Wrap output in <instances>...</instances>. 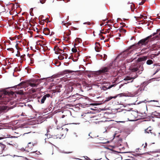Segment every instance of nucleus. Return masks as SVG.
<instances>
[{"label": "nucleus", "instance_id": "obj_1", "mask_svg": "<svg viewBox=\"0 0 160 160\" xmlns=\"http://www.w3.org/2000/svg\"><path fill=\"white\" fill-rule=\"evenodd\" d=\"M148 57L147 56H143L138 58L137 60V63H133L130 67V70L134 72L138 71V72L142 71L144 70L143 64L145 61L147 59Z\"/></svg>", "mask_w": 160, "mask_h": 160}, {"label": "nucleus", "instance_id": "obj_2", "mask_svg": "<svg viewBox=\"0 0 160 160\" xmlns=\"http://www.w3.org/2000/svg\"><path fill=\"white\" fill-rule=\"evenodd\" d=\"M140 47V44H138V42L135 44L131 46L128 48V49L125 50L121 54L123 58L126 57L128 55L131 54L132 52V50H130L131 49H133V50L138 49Z\"/></svg>", "mask_w": 160, "mask_h": 160}, {"label": "nucleus", "instance_id": "obj_3", "mask_svg": "<svg viewBox=\"0 0 160 160\" xmlns=\"http://www.w3.org/2000/svg\"><path fill=\"white\" fill-rule=\"evenodd\" d=\"M124 116L127 118L130 121H135L138 117V113L135 111H132L131 112H125Z\"/></svg>", "mask_w": 160, "mask_h": 160}, {"label": "nucleus", "instance_id": "obj_4", "mask_svg": "<svg viewBox=\"0 0 160 160\" xmlns=\"http://www.w3.org/2000/svg\"><path fill=\"white\" fill-rule=\"evenodd\" d=\"M110 69L111 67L110 66L102 67L99 70L96 71L95 73L98 75L101 74H107V73L109 72Z\"/></svg>", "mask_w": 160, "mask_h": 160}, {"label": "nucleus", "instance_id": "obj_5", "mask_svg": "<svg viewBox=\"0 0 160 160\" xmlns=\"http://www.w3.org/2000/svg\"><path fill=\"white\" fill-rule=\"evenodd\" d=\"M152 41L149 37H147L145 38L140 40L138 41V44H140V47L146 46L149 43Z\"/></svg>", "mask_w": 160, "mask_h": 160}, {"label": "nucleus", "instance_id": "obj_6", "mask_svg": "<svg viewBox=\"0 0 160 160\" xmlns=\"http://www.w3.org/2000/svg\"><path fill=\"white\" fill-rule=\"evenodd\" d=\"M5 95L4 94L0 93V104H6L9 101V99L8 98L4 97Z\"/></svg>", "mask_w": 160, "mask_h": 160}, {"label": "nucleus", "instance_id": "obj_7", "mask_svg": "<svg viewBox=\"0 0 160 160\" xmlns=\"http://www.w3.org/2000/svg\"><path fill=\"white\" fill-rule=\"evenodd\" d=\"M80 72V71L79 70H77V71H72L69 70H66L62 71L61 72L62 74L64 75L67 73H73V75H75L76 74H77V73H79Z\"/></svg>", "mask_w": 160, "mask_h": 160}, {"label": "nucleus", "instance_id": "obj_8", "mask_svg": "<svg viewBox=\"0 0 160 160\" xmlns=\"http://www.w3.org/2000/svg\"><path fill=\"white\" fill-rule=\"evenodd\" d=\"M122 96H123V94L122 93L119 94H118L114 97L110 96L107 98H106L105 101L108 102L112 98H116L118 96H119L120 97H122Z\"/></svg>", "mask_w": 160, "mask_h": 160}, {"label": "nucleus", "instance_id": "obj_9", "mask_svg": "<svg viewBox=\"0 0 160 160\" xmlns=\"http://www.w3.org/2000/svg\"><path fill=\"white\" fill-rule=\"evenodd\" d=\"M115 86V84H112L109 86H108V85H103L101 88V89L102 90H103L105 91L108 89H110V88L114 86Z\"/></svg>", "mask_w": 160, "mask_h": 160}, {"label": "nucleus", "instance_id": "obj_10", "mask_svg": "<svg viewBox=\"0 0 160 160\" xmlns=\"http://www.w3.org/2000/svg\"><path fill=\"white\" fill-rule=\"evenodd\" d=\"M160 30H157V32H154L152 34L150 35L149 36H148V37H150V39L152 41H153L154 40H155V39L157 37H158V36H156L155 37H153L152 38V37L154 36L155 35L157 34L158 32H159V31Z\"/></svg>", "mask_w": 160, "mask_h": 160}, {"label": "nucleus", "instance_id": "obj_11", "mask_svg": "<svg viewBox=\"0 0 160 160\" xmlns=\"http://www.w3.org/2000/svg\"><path fill=\"white\" fill-rule=\"evenodd\" d=\"M96 44L97 45L95 48V50L96 52H99L101 49V48L100 47V44L99 42H97Z\"/></svg>", "mask_w": 160, "mask_h": 160}, {"label": "nucleus", "instance_id": "obj_12", "mask_svg": "<svg viewBox=\"0 0 160 160\" xmlns=\"http://www.w3.org/2000/svg\"><path fill=\"white\" fill-rule=\"evenodd\" d=\"M43 32L46 35H48L50 34V31L49 29L48 28H44L43 30Z\"/></svg>", "mask_w": 160, "mask_h": 160}, {"label": "nucleus", "instance_id": "obj_13", "mask_svg": "<svg viewBox=\"0 0 160 160\" xmlns=\"http://www.w3.org/2000/svg\"><path fill=\"white\" fill-rule=\"evenodd\" d=\"M136 78V77H131L129 76H127L126 77L124 80H132L130 82H133V80Z\"/></svg>", "mask_w": 160, "mask_h": 160}, {"label": "nucleus", "instance_id": "obj_14", "mask_svg": "<svg viewBox=\"0 0 160 160\" xmlns=\"http://www.w3.org/2000/svg\"><path fill=\"white\" fill-rule=\"evenodd\" d=\"M73 87H76L80 90H82V87L80 83H76L73 85Z\"/></svg>", "mask_w": 160, "mask_h": 160}, {"label": "nucleus", "instance_id": "obj_15", "mask_svg": "<svg viewBox=\"0 0 160 160\" xmlns=\"http://www.w3.org/2000/svg\"><path fill=\"white\" fill-rule=\"evenodd\" d=\"M119 30L120 33H122V34H123L125 33L126 32V31L125 29L122 28L120 27L118 30Z\"/></svg>", "mask_w": 160, "mask_h": 160}, {"label": "nucleus", "instance_id": "obj_16", "mask_svg": "<svg viewBox=\"0 0 160 160\" xmlns=\"http://www.w3.org/2000/svg\"><path fill=\"white\" fill-rule=\"evenodd\" d=\"M153 63V61L151 59L148 60L146 61V64L148 65H151Z\"/></svg>", "mask_w": 160, "mask_h": 160}, {"label": "nucleus", "instance_id": "obj_17", "mask_svg": "<svg viewBox=\"0 0 160 160\" xmlns=\"http://www.w3.org/2000/svg\"><path fill=\"white\" fill-rule=\"evenodd\" d=\"M16 93L20 95H23L24 94V92L23 90H20L18 91H16Z\"/></svg>", "mask_w": 160, "mask_h": 160}, {"label": "nucleus", "instance_id": "obj_18", "mask_svg": "<svg viewBox=\"0 0 160 160\" xmlns=\"http://www.w3.org/2000/svg\"><path fill=\"white\" fill-rule=\"evenodd\" d=\"M37 44L40 45L41 46H42L43 45H45V43H43V41H38L37 42Z\"/></svg>", "mask_w": 160, "mask_h": 160}, {"label": "nucleus", "instance_id": "obj_19", "mask_svg": "<svg viewBox=\"0 0 160 160\" xmlns=\"http://www.w3.org/2000/svg\"><path fill=\"white\" fill-rule=\"evenodd\" d=\"M29 85L30 86L32 87H36L38 85V84H37L35 83H29Z\"/></svg>", "mask_w": 160, "mask_h": 160}, {"label": "nucleus", "instance_id": "obj_20", "mask_svg": "<svg viewBox=\"0 0 160 160\" xmlns=\"http://www.w3.org/2000/svg\"><path fill=\"white\" fill-rule=\"evenodd\" d=\"M152 130L151 129H149V128H147V129L145 130V132L148 133H151Z\"/></svg>", "mask_w": 160, "mask_h": 160}, {"label": "nucleus", "instance_id": "obj_21", "mask_svg": "<svg viewBox=\"0 0 160 160\" xmlns=\"http://www.w3.org/2000/svg\"><path fill=\"white\" fill-rule=\"evenodd\" d=\"M61 85H59L58 86H57L56 87V91L57 92H60L61 91L60 89V88L61 87Z\"/></svg>", "mask_w": 160, "mask_h": 160}, {"label": "nucleus", "instance_id": "obj_22", "mask_svg": "<svg viewBox=\"0 0 160 160\" xmlns=\"http://www.w3.org/2000/svg\"><path fill=\"white\" fill-rule=\"evenodd\" d=\"M46 99V97L44 96L41 99V103H43Z\"/></svg>", "mask_w": 160, "mask_h": 160}, {"label": "nucleus", "instance_id": "obj_23", "mask_svg": "<svg viewBox=\"0 0 160 160\" xmlns=\"http://www.w3.org/2000/svg\"><path fill=\"white\" fill-rule=\"evenodd\" d=\"M56 51H57L55 52V53L56 54H58V51H62V50L61 49L59 48V47H58L56 49Z\"/></svg>", "mask_w": 160, "mask_h": 160}, {"label": "nucleus", "instance_id": "obj_24", "mask_svg": "<svg viewBox=\"0 0 160 160\" xmlns=\"http://www.w3.org/2000/svg\"><path fill=\"white\" fill-rule=\"evenodd\" d=\"M58 58L60 60H62L64 59V57L62 55H60L58 56Z\"/></svg>", "mask_w": 160, "mask_h": 160}, {"label": "nucleus", "instance_id": "obj_25", "mask_svg": "<svg viewBox=\"0 0 160 160\" xmlns=\"http://www.w3.org/2000/svg\"><path fill=\"white\" fill-rule=\"evenodd\" d=\"M6 109V107L4 106H0V111L4 110Z\"/></svg>", "mask_w": 160, "mask_h": 160}, {"label": "nucleus", "instance_id": "obj_26", "mask_svg": "<svg viewBox=\"0 0 160 160\" xmlns=\"http://www.w3.org/2000/svg\"><path fill=\"white\" fill-rule=\"evenodd\" d=\"M142 2H141L139 3V5H142L144 4V2L145 1V0H141Z\"/></svg>", "mask_w": 160, "mask_h": 160}, {"label": "nucleus", "instance_id": "obj_27", "mask_svg": "<svg viewBox=\"0 0 160 160\" xmlns=\"http://www.w3.org/2000/svg\"><path fill=\"white\" fill-rule=\"evenodd\" d=\"M7 50L11 51L12 53H13L14 52V50L12 48H8L7 49Z\"/></svg>", "mask_w": 160, "mask_h": 160}, {"label": "nucleus", "instance_id": "obj_28", "mask_svg": "<svg viewBox=\"0 0 160 160\" xmlns=\"http://www.w3.org/2000/svg\"><path fill=\"white\" fill-rule=\"evenodd\" d=\"M24 82H21L19 84H18L17 86H18V88H19V87L20 86H21L24 83Z\"/></svg>", "mask_w": 160, "mask_h": 160}, {"label": "nucleus", "instance_id": "obj_29", "mask_svg": "<svg viewBox=\"0 0 160 160\" xmlns=\"http://www.w3.org/2000/svg\"><path fill=\"white\" fill-rule=\"evenodd\" d=\"M46 0H40V2L42 4H43L45 2ZM38 2L39 3V2Z\"/></svg>", "mask_w": 160, "mask_h": 160}, {"label": "nucleus", "instance_id": "obj_30", "mask_svg": "<svg viewBox=\"0 0 160 160\" xmlns=\"http://www.w3.org/2000/svg\"><path fill=\"white\" fill-rule=\"evenodd\" d=\"M72 51L74 52H77V49L75 48H73L72 49Z\"/></svg>", "mask_w": 160, "mask_h": 160}, {"label": "nucleus", "instance_id": "obj_31", "mask_svg": "<svg viewBox=\"0 0 160 160\" xmlns=\"http://www.w3.org/2000/svg\"><path fill=\"white\" fill-rule=\"evenodd\" d=\"M62 54V55H63V56L64 57V56H65V59H67V58L68 55L67 54H66V53H63Z\"/></svg>", "mask_w": 160, "mask_h": 160}, {"label": "nucleus", "instance_id": "obj_32", "mask_svg": "<svg viewBox=\"0 0 160 160\" xmlns=\"http://www.w3.org/2000/svg\"><path fill=\"white\" fill-rule=\"evenodd\" d=\"M31 92L32 93H34L36 92V90L35 89L32 88L31 90Z\"/></svg>", "mask_w": 160, "mask_h": 160}, {"label": "nucleus", "instance_id": "obj_33", "mask_svg": "<svg viewBox=\"0 0 160 160\" xmlns=\"http://www.w3.org/2000/svg\"><path fill=\"white\" fill-rule=\"evenodd\" d=\"M19 20L20 21V22H22V21H23L25 20L24 18L23 17H22L20 19H19Z\"/></svg>", "mask_w": 160, "mask_h": 160}, {"label": "nucleus", "instance_id": "obj_34", "mask_svg": "<svg viewBox=\"0 0 160 160\" xmlns=\"http://www.w3.org/2000/svg\"><path fill=\"white\" fill-rule=\"evenodd\" d=\"M160 70V68H158L157 70H156V71H155V72L154 73L153 75L155 74L156 73L158 72L159 70Z\"/></svg>", "mask_w": 160, "mask_h": 160}, {"label": "nucleus", "instance_id": "obj_35", "mask_svg": "<svg viewBox=\"0 0 160 160\" xmlns=\"http://www.w3.org/2000/svg\"><path fill=\"white\" fill-rule=\"evenodd\" d=\"M142 146H144L143 147H144V148H146V147H147V143L146 142V143H145V144H144H144H142Z\"/></svg>", "mask_w": 160, "mask_h": 160}, {"label": "nucleus", "instance_id": "obj_36", "mask_svg": "<svg viewBox=\"0 0 160 160\" xmlns=\"http://www.w3.org/2000/svg\"><path fill=\"white\" fill-rule=\"evenodd\" d=\"M44 96H45L46 98L47 97H50V94H47L45 95H44Z\"/></svg>", "mask_w": 160, "mask_h": 160}, {"label": "nucleus", "instance_id": "obj_37", "mask_svg": "<svg viewBox=\"0 0 160 160\" xmlns=\"http://www.w3.org/2000/svg\"><path fill=\"white\" fill-rule=\"evenodd\" d=\"M17 52H18V53L16 55L17 56V57H19L20 56V52L19 51H17Z\"/></svg>", "mask_w": 160, "mask_h": 160}, {"label": "nucleus", "instance_id": "obj_38", "mask_svg": "<svg viewBox=\"0 0 160 160\" xmlns=\"http://www.w3.org/2000/svg\"><path fill=\"white\" fill-rule=\"evenodd\" d=\"M120 24L122 25V26L121 27V28H122V27H124L125 26V24L123 22L121 23Z\"/></svg>", "mask_w": 160, "mask_h": 160}, {"label": "nucleus", "instance_id": "obj_39", "mask_svg": "<svg viewBox=\"0 0 160 160\" xmlns=\"http://www.w3.org/2000/svg\"><path fill=\"white\" fill-rule=\"evenodd\" d=\"M99 35L100 36L102 37V38H101V39H104V37L101 34H99Z\"/></svg>", "mask_w": 160, "mask_h": 160}, {"label": "nucleus", "instance_id": "obj_40", "mask_svg": "<svg viewBox=\"0 0 160 160\" xmlns=\"http://www.w3.org/2000/svg\"><path fill=\"white\" fill-rule=\"evenodd\" d=\"M32 144V146H34V143L32 142H30L28 143V147H29V144Z\"/></svg>", "mask_w": 160, "mask_h": 160}, {"label": "nucleus", "instance_id": "obj_41", "mask_svg": "<svg viewBox=\"0 0 160 160\" xmlns=\"http://www.w3.org/2000/svg\"><path fill=\"white\" fill-rule=\"evenodd\" d=\"M107 58V55L105 54H104L103 58L104 60H105Z\"/></svg>", "mask_w": 160, "mask_h": 160}, {"label": "nucleus", "instance_id": "obj_42", "mask_svg": "<svg viewBox=\"0 0 160 160\" xmlns=\"http://www.w3.org/2000/svg\"><path fill=\"white\" fill-rule=\"evenodd\" d=\"M58 47V46H57V45H55V46H54V51H56V49H57V48Z\"/></svg>", "mask_w": 160, "mask_h": 160}, {"label": "nucleus", "instance_id": "obj_43", "mask_svg": "<svg viewBox=\"0 0 160 160\" xmlns=\"http://www.w3.org/2000/svg\"><path fill=\"white\" fill-rule=\"evenodd\" d=\"M107 33V32H101L100 34H106Z\"/></svg>", "mask_w": 160, "mask_h": 160}, {"label": "nucleus", "instance_id": "obj_44", "mask_svg": "<svg viewBox=\"0 0 160 160\" xmlns=\"http://www.w3.org/2000/svg\"><path fill=\"white\" fill-rule=\"evenodd\" d=\"M5 138V137H0V140L2 139H4ZM0 144H1V143L0 142Z\"/></svg>", "mask_w": 160, "mask_h": 160}, {"label": "nucleus", "instance_id": "obj_45", "mask_svg": "<svg viewBox=\"0 0 160 160\" xmlns=\"http://www.w3.org/2000/svg\"><path fill=\"white\" fill-rule=\"evenodd\" d=\"M12 142H8V144L10 145H13V143H12Z\"/></svg>", "mask_w": 160, "mask_h": 160}, {"label": "nucleus", "instance_id": "obj_46", "mask_svg": "<svg viewBox=\"0 0 160 160\" xmlns=\"http://www.w3.org/2000/svg\"><path fill=\"white\" fill-rule=\"evenodd\" d=\"M58 137L59 138H61V137L62 136V135L61 134H60V135L58 134Z\"/></svg>", "mask_w": 160, "mask_h": 160}, {"label": "nucleus", "instance_id": "obj_47", "mask_svg": "<svg viewBox=\"0 0 160 160\" xmlns=\"http://www.w3.org/2000/svg\"><path fill=\"white\" fill-rule=\"evenodd\" d=\"M57 40L58 41V42H57V43H59L60 42V39H56L55 40V41H56Z\"/></svg>", "mask_w": 160, "mask_h": 160}, {"label": "nucleus", "instance_id": "obj_48", "mask_svg": "<svg viewBox=\"0 0 160 160\" xmlns=\"http://www.w3.org/2000/svg\"><path fill=\"white\" fill-rule=\"evenodd\" d=\"M110 29H111V28H108V29L107 30V32H108V33H109V32H110Z\"/></svg>", "mask_w": 160, "mask_h": 160}, {"label": "nucleus", "instance_id": "obj_49", "mask_svg": "<svg viewBox=\"0 0 160 160\" xmlns=\"http://www.w3.org/2000/svg\"><path fill=\"white\" fill-rule=\"evenodd\" d=\"M143 17H144L142 15H140L139 18H143Z\"/></svg>", "mask_w": 160, "mask_h": 160}, {"label": "nucleus", "instance_id": "obj_50", "mask_svg": "<svg viewBox=\"0 0 160 160\" xmlns=\"http://www.w3.org/2000/svg\"><path fill=\"white\" fill-rule=\"evenodd\" d=\"M144 19H145L147 18V16H144V17H143Z\"/></svg>", "mask_w": 160, "mask_h": 160}, {"label": "nucleus", "instance_id": "obj_51", "mask_svg": "<svg viewBox=\"0 0 160 160\" xmlns=\"http://www.w3.org/2000/svg\"><path fill=\"white\" fill-rule=\"evenodd\" d=\"M118 35H119V37L121 36V33H118Z\"/></svg>", "mask_w": 160, "mask_h": 160}, {"label": "nucleus", "instance_id": "obj_52", "mask_svg": "<svg viewBox=\"0 0 160 160\" xmlns=\"http://www.w3.org/2000/svg\"><path fill=\"white\" fill-rule=\"evenodd\" d=\"M65 117V115H62V118H64Z\"/></svg>", "mask_w": 160, "mask_h": 160}, {"label": "nucleus", "instance_id": "obj_53", "mask_svg": "<svg viewBox=\"0 0 160 160\" xmlns=\"http://www.w3.org/2000/svg\"><path fill=\"white\" fill-rule=\"evenodd\" d=\"M152 101H153V102H158L157 101L155 100L151 101V102H152Z\"/></svg>", "mask_w": 160, "mask_h": 160}, {"label": "nucleus", "instance_id": "obj_54", "mask_svg": "<svg viewBox=\"0 0 160 160\" xmlns=\"http://www.w3.org/2000/svg\"><path fill=\"white\" fill-rule=\"evenodd\" d=\"M2 145L3 146V148H4L5 147V146L3 144H2Z\"/></svg>", "mask_w": 160, "mask_h": 160}, {"label": "nucleus", "instance_id": "obj_55", "mask_svg": "<svg viewBox=\"0 0 160 160\" xmlns=\"http://www.w3.org/2000/svg\"><path fill=\"white\" fill-rule=\"evenodd\" d=\"M131 7L132 11L133 12L134 11V10H133L132 9V5L131 6Z\"/></svg>", "mask_w": 160, "mask_h": 160}, {"label": "nucleus", "instance_id": "obj_56", "mask_svg": "<svg viewBox=\"0 0 160 160\" xmlns=\"http://www.w3.org/2000/svg\"><path fill=\"white\" fill-rule=\"evenodd\" d=\"M65 130H66V131H68V129H67V128H66V129H65Z\"/></svg>", "mask_w": 160, "mask_h": 160}, {"label": "nucleus", "instance_id": "obj_57", "mask_svg": "<svg viewBox=\"0 0 160 160\" xmlns=\"http://www.w3.org/2000/svg\"><path fill=\"white\" fill-rule=\"evenodd\" d=\"M30 132H27V133H25L24 134H26L29 133H30Z\"/></svg>", "mask_w": 160, "mask_h": 160}, {"label": "nucleus", "instance_id": "obj_58", "mask_svg": "<svg viewBox=\"0 0 160 160\" xmlns=\"http://www.w3.org/2000/svg\"><path fill=\"white\" fill-rule=\"evenodd\" d=\"M73 89V88L72 87H71V89L72 90Z\"/></svg>", "mask_w": 160, "mask_h": 160}, {"label": "nucleus", "instance_id": "obj_59", "mask_svg": "<svg viewBox=\"0 0 160 160\" xmlns=\"http://www.w3.org/2000/svg\"><path fill=\"white\" fill-rule=\"evenodd\" d=\"M146 48H143L142 49V50H146Z\"/></svg>", "mask_w": 160, "mask_h": 160}, {"label": "nucleus", "instance_id": "obj_60", "mask_svg": "<svg viewBox=\"0 0 160 160\" xmlns=\"http://www.w3.org/2000/svg\"><path fill=\"white\" fill-rule=\"evenodd\" d=\"M120 38L118 37L116 38V39H120Z\"/></svg>", "mask_w": 160, "mask_h": 160}, {"label": "nucleus", "instance_id": "obj_61", "mask_svg": "<svg viewBox=\"0 0 160 160\" xmlns=\"http://www.w3.org/2000/svg\"><path fill=\"white\" fill-rule=\"evenodd\" d=\"M72 97H75V95H72Z\"/></svg>", "mask_w": 160, "mask_h": 160}, {"label": "nucleus", "instance_id": "obj_62", "mask_svg": "<svg viewBox=\"0 0 160 160\" xmlns=\"http://www.w3.org/2000/svg\"><path fill=\"white\" fill-rule=\"evenodd\" d=\"M55 64V65H56V62H55V63H54L53 62V64Z\"/></svg>", "mask_w": 160, "mask_h": 160}, {"label": "nucleus", "instance_id": "obj_63", "mask_svg": "<svg viewBox=\"0 0 160 160\" xmlns=\"http://www.w3.org/2000/svg\"><path fill=\"white\" fill-rule=\"evenodd\" d=\"M159 136L160 137V132L159 133Z\"/></svg>", "mask_w": 160, "mask_h": 160}, {"label": "nucleus", "instance_id": "obj_64", "mask_svg": "<svg viewBox=\"0 0 160 160\" xmlns=\"http://www.w3.org/2000/svg\"><path fill=\"white\" fill-rule=\"evenodd\" d=\"M159 118H160V114H159Z\"/></svg>", "mask_w": 160, "mask_h": 160}]
</instances>
